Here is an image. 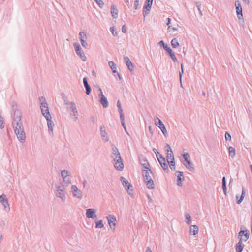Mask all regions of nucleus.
I'll return each instance as SVG.
<instances>
[{
  "mask_svg": "<svg viewBox=\"0 0 252 252\" xmlns=\"http://www.w3.org/2000/svg\"><path fill=\"white\" fill-rule=\"evenodd\" d=\"M122 32L125 33L126 32V27L125 25H124L122 28Z\"/></svg>",
  "mask_w": 252,
  "mask_h": 252,
  "instance_id": "nucleus-54",
  "label": "nucleus"
},
{
  "mask_svg": "<svg viewBox=\"0 0 252 252\" xmlns=\"http://www.w3.org/2000/svg\"><path fill=\"white\" fill-rule=\"evenodd\" d=\"M112 151L111 157L112 158L120 154L118 148L114 145L112 146Z\"/></svg>",
  "mask_w": 252,
  "mask_h": 252,
  "instance_id": "nucleus-28",
  "label": "nucleus"
},
{
  "mask_svg": "<svg viewBox=\"0 0 252 252\" xmlns=\"http://www.w3.org/2000/svg\"><path fill=\"white\" fill-rule=\"evenodd\" d=\"M108 64L111 68V70H112V72L114 73H116L117 75L118 76L120 80L121 79V77L120 74L117 71V67L116 64L114 63L113 61H109L108 62Z\"/></svg>",
  "mask_w": 252,
  "mask_h": 252,
  "instance_id": "nucleus-22",
  "label": "nucleus"
},
{
  "mask_svg": "<svg viewBox=\"0 0 252 252\" xmlns=\"http://www.w3.org/2000/svg\"><path fill=\"white\" fill-rule=\"evenodd\" d=\"M153 0H146L143 7V14L144 17L149 14L153 4Z\"/></svg>",
  "mask_w": 252,
  "mask_h": 252,
  "instance_id": "nucleus-11",
  "label": "nucleus"
},
{
  "mask_svg": "<svg viewBox=\"0 0 252 252\" xmlns=\"http://www.w3.org/2000/svg\"><path fill=\"white\" fill-rule=\"evenodd\" d=\"M118 110H119V112L120 113V119H122L123 120V118H124V114L123 113L122 108H118Z\"/></svg>",
  "mask_w": 252,
  "mask_h": 252,
  "instance_id": "nucleus-49",
  "label": "nucleus"
},
{
  "mask_svg": "<svg viewBox=\"0 0 252 252\" xmlns=\"http://www.w3.org/2000/svg\"><path fill=\"white\" fill-rule=\"evenodd\" d=\"M71 173L65 170H64V185L67 186L71 183Z\"/></svg>",
  "mask_w": 252,
  "mask_h": 252,
  "instance_id": "nucleus-16",
  "label": "nucleus"
},
{
  "mask_svg": "<svg viewBox=\"0 0 252 252\" xmlns=\"http://www.w3.org/2000/svg\"><path fill=\"white\" fill-rule=\"evenodd\" d=\"M167 20V25L169 26V24H170V21H171V19L170 18H168Z\"/></svg>",
  "mask_w": 252,
  "mask_h": 252,
  "instance_id": "nucleus-62",
  "label": "nucleus"
},
{
  "mask_svg": "<svg viewBox=\"0 0 252 252\" xmlns=\"http://www.w3.org/2000/svg\"><path fill=\"white\" fill-rule=\"evenodd\" d=\"M47 121V125L48 126H54V124L52 121V117L50 116L49 117L45 118Z\"/></svg>",
  "mask_w": 252,
  "mask_h": 252,
  "instance_id": "nucleus-41",
  "label": "nucleus"
},
{
  "mask_svg": "<svg viewBox=\"0 0 252 252\" xmlns=\"http://www.w3.org/2000/svg\"><path fill=\"white\" fill-rule=\"evenodd\" d=\"M65 104L67 105L66 111L69 114L70 118L74 122H76L78 119V112L75 104L73 102L64 101Z\"/></svg>",
  "mask_w": 252,
  "mask_h": 252,
  "instance_id": "nucleus-2",
  "label": "nucleus"
},
{
  "mask_svg": "<svg viewBox=\"0 0 252 252\" xmlns=\"http://www.w3.org/2000/svg\"><path fill=\"white\" fill-rule=\"evenodd\" d=\"M124 60L126 63V64L129 70V71L131 72L134 70V65L131 62V61L129 60L128 57L126 56L124 57Z\"/></svg>",
  "mask_w": 252,
  "mask_h": 252,
  "instance_id": "nucleus-23",
  "label": "nucleus"
},
{
  "mask_svg": "<svg viewBox=\"0 0 252 252\" xmlns=\"http://www.w3.org/2000/svg\"><path fill=\"white\" fill-rule=\"evenodd\" d=\"M244 195H245V191H244V188H243L242 191V194L240 196V199L239 200H238L237 201V204H239L242 202V201H243V200L244 198Z\"/></svg>",
  "mask_w": 252,
  "mask_h": 252,
  "instance_id": "nucleus-40",
  "label": "nucleus"
},
{
  "mask_svg": "<svg viewBox=\"0 0 252 252\" xmlns=\"http://www.w3.org/2000/svg\"><path fill=\"white\" fill-rule=\"evenodd\" d=\"M158 162H159L161 166L163 168L164 171H168V164L166 163L165 158H160V159L158 160Z\"/></svg>",
  "mask_w": 252,
  "mask_h": 252,
  "instance_id": "nucleus-24",
  "label": "nucleus"
},
{
  "mask_svg": "<svg viewBox=\"0 0 252 252\" xmlns=\"http://www.w3.org/2000/svg\"><path fill=\"white\" fill-rule=\"evenodd\" d=\"M39 100L40 103V109L42 115L45 118L51 116L49 112L48 105L45 97L44 96H40L39 98Z\"/></svg>",
  "mask_w": 252,
  "mask_h": 252,
  "instance_id": "nucleus-4",
  "label": "nucleus"
},
{
  "mask_svg": "<svg viewBox=\"0 0 252 252\" xmlns=\"http://www.w3.org/2000/svg\"><path fill=\"white\" fill-rule=\"evenodd\" d=\"M244 246L245 245L242 242H238L235 246L236 252H242Z\"/></svg>",
  "mask_w": 252,
  "mask_h": 252,
  "instance_id": "nucleus-31",
  "label": "nucleus"
},
{
  "mask_svg": "<svg viewBox=\"0 0 252 252\" xmlns=\"http://www.w3.org/2000/svg\"><path fill=\"white\" fill-rule=\"evenodd\" d=\"M225 139L226 140L228 141H231V136L228 132H226L225 133Z\"/></svg>",
  "mask_w": 252,
  "mask_h": 252,
  "instance_id": "nucleus-46",
  "label": "nucleus"
},
{
  "mask_svg": "<svg viewBox=\"0 0 252 252\" xmlns=\"http://www.w3.org/2000/svg\"><path fill=\"white\" fill-rule=\"evenodd\" d=\"M158 44L163 47L164 49L166 51L169 47H168L167 44H165L163 40H161L158 42Z\"/></svg>",
  "mask_w": 252,
  "mask_h": 252,
  "instance_id": "nucleus-44",
  "label": "nucleus"
},
{
  "mask_svg": "<svg viewBox=\"0 0 252 252\" xmlns=\"http://www.w3.org/2000/svg\"><path fill=\"white\" fill-rule=\"evenodd\" d=\"M171 44L173 48H176L179 45L178 40L176 38H173L171 41Z\"/></svg>",
  "mask_w": 252,
  "mask_h": 252,
  "instance_id": "nucleus-35",
  "label": "nucleus"
},
{
  "mask_svg": "<svg viewBox=\"0 0 252 252\" xmlns=\"http://www.w3.org/2000/svg\"><path fill=\"white\" fill-rule=\"evenodd\" d=\"M177 185L178 186H182V181L184 180V177L183 176V172L181 171H177Z\"/></svg>",
  "mask_w": 252,
  "mask_h": 252,
  "instance_id": "nucleus-26",
  "label": "nucleus"
},
{
  "mask_svg": "<svg viewBox=\"0 0 252 252\" xmlns=\"http://www.w3.org/2000/svg\"><path fill=\"white\" fill-rule=\"evenodd\" d=\"M96 211L94 209H88L86 210V215L88 218L96 219Z\"/></svg>",
  "mask_w": 252,
  "mask_h": 252,
  "instance_id": "nucleus-19",
  "label": "nucleus"
},
{
  "mask_svg": "<svg viewBox=\"0 0 252 252\" xmlns=\"http://www.w3.org/2000/svg\"><path fill=\"white\" fill-rule=\"evenodd\" d=\"M96 228H102L104 227L102 220H100L95 222Z\"/></svg>",
  "mask_w": 252,
  "mask_h": 252,
  "instance_id": "nucleus-38",
  "label": "nucleus"
},
{
  "mask_svg": "<svg viewBox=\"0 0 252 252\" xmlns=\"http://www.w3.org/2000/svg\"><path fill=\"white\" fill-rule=\"evenodd\" d=\"M54 192L57 197L63 200V185L61 183L55 185Z\"/></svg>",
  "mask_w": 252,
  "mask_h": 252,
  "instance_id": "nucleus-9",
  "label": "nucleus"
},
{
  "mask_svg": "<svg viewBox=\"0 0 252 252\" xmlns=\"http://www.w3.org/2000/svg\"><path fill=\"white\" fill-rule=\"evenodd\" d=\"M244 2H245L246 4H249V0H242Z\"/></svg>",
  "mask_w": 252,
  "mask_h": 252,
  "instance_id": "nucleus-64",
  "label": "nucleus"
},
{
  "mask_svg": "<svg viewBox=\"0 0 252 252\" xmlns=\"http://www.w3.org/2000/svg\"><path fill=\"white\" fill-rule=\"evenodd\" d=\"M15 133L17 135L18 140L21 143H23L25 142L26 136L24 130L19 131V132H17V131H16V132H15Z\"/></svg>",
  "mask_w": 252,
  "mask_h": 252,
  "instance_id": "nucleus-21",
  "label": "nucleus"
},
{
  "mask_svg": "<svg viewBox=\"0 0 252 252\" xmlns=\"http://www.w3.org/2000/svg\"><path fill=\"white\" fill-rule=\"evenodd\" d=\"M79 36L80 41H82V40H86L87 35L85 32H80L79 33Z\"/></svg>",
  "mask_w": 252,
  "mask_h": 252,
  "instance_id": "nucleus-36",
  "label": "nucleus"
},
{
  "mask_svg": "<svg viewBox=\"0 0 252 252\" xmlns=\"http://www.w3.org/2000/svg\"><path fill=\"white\" fill-rule=\"evenodd\" d=\"M235 5L236 6V10L238 18L239 20L243 19L242 9L240 2L239 0H235Z\"/></svg>",
  "mask_w": 252,
  "mask_h": 252,
  "instance_id": "nucleus-14",
  "label": "nucleus"
},
{
  "mask_svg": "<svg viewBox=\"0 0 252 252\" xmlns=\"http://www.w3.org/2000/svg\"><path fill=\"white\" fill-rule=\"evenodd\" d=\"M183 73V67L182 66V71H181V72H180V73H179L180 80L181 82V78H182Z\"/></svg>",
  "mask_w": 252,
  "mask_h": 252,
  "instance_id": "nucleus-58",
  "label": "nucleus"
},
{
  "mask_svg": "<svg viewBox=\"0 0 252 252\" xmlns=\"http://www.w3.org/2000/svg\"><path fill=\"white\" fill-rule=\"evenodd\" d=\"M117 106L118 107V108H122L121 107V103L120 102L119 100L118 101L117 103Z\"/></svg>",
  "mask_w": 252,
  "mask_h": 252,
  "instance_id": "nucleus-60",
  "label": "nucleus"
},
{
  "mask_svg": "<svg viewBox=\"0 0 252 252\" xmlns=\"http://www.w3.org/2000/svg\"><path fill=\"white\" fill-rule=\"evenodd\" d=\"M222 187L224 193L225 194V195H226L227 188L225 177H223L222 180Z\"/></svg>",
  "mask_w": 252,
  "mask_h": 252,
  "instance_id": "nucleus-33",
  "label": "nucleus"
},
{
  "mask_svg": "<svg viewBox=\"0 0 252 252\" xmlns=\"http://www.w3.org/2000/svg\"><path fill=\"white\" fill-rule=\"evenodd\" d=\"M167 147L168 149H167L166 158L167 162L168 163L170 161H174V156L170 146L168 144H167Z\"/></svg>",
  "mask_w": 252,
  "mask_h": 252,
  "instance_id": "nucleus-17",
  "label": "nucleus"
},
{
  "mask_svg": "<svg viewBox=\"0 0 252 252\" xmlns=\"http://www.w3.org/2000/svg\"><path fill=\"white\" fill-rule=\"evenodd\" d=\"M110 10L113 18L114 19L117 18L118 16V9L114 5H112Z\"/></svg>",
  "mask_w": 252,
  "mask_h": 252,
  "instance_id": "nucleus-27",
  "label": "nucleus"
},
{
  "mask_svg": "<svg viewBox=\"0 0 252 252\" xmlns=\"http://www.w3.org/2000/svg\"><path fill=\"white\" fill-rule=\"evenodd\" d=\"M142 174L147 187L150 189L155 188L154 182L152 179V172L150 169L143 170Z\"/></svg>",
  "mask_w": 252,
  "mask_h": 252,
  "instance_id": "nucleus-3",
  "label": "nucleus"
},
{
  "mask_svg": "<svg viewBox=\"0 0 252 252\" xmlns=\"http://www.w3.org/2000/svg\"><path fill=\"white\" fill-rule=\"evenodd\" d=\"M168 164L172 171L175 170V164L174 161H170V162H168Z\"/></svg>",
  "mask_w": 252,
  "mask_h": 252,
  "instance_id": "nucleus-39",
  "label": "nucleus"
},
{
  "mask_svg": "<svg viewBox=\"0 0 252 252\" xmlns=\"http://www.w3.org/2000/svg\"><path fill=\"white\" fill-rule=\"evenodd\" d=\"M21 113L18 110L15 109L13 113V119L12 125L14 132H19V131L24 130L23 126L21 121Z\"/></svg>",
  "mask_w": 252,
  "mask_h": 252,
  "instance_id": "nucleus-1",
  "label": "nucleus"
},
{
  "mask_svg": "<svg viewBox=\"0 0 252 252\" xmlns=\"http://www.w3.org/2000/svg\"><path fill=\"white\" fill-rule=\"evenodd\" d=\"M100 94H99V97H100L99 102L102 105V106L106 108L108 106V102L107 98L103 94L101 88L99 89Z\"/></svg>",
  "mask_w": 252,
  "mask_h": 252,
  "instance_id": "nucleus-13",
  "label": "nucleus"
},
{
  "mask_svg": "<svg viewBox=\"0 0 252 252\" xmlns=\"http://www.w3.org/2000/svg\"><path fill=\"white\" fill-rule=\"evenodd\" d=\"M94 0L97 3V4L100 7H102L103 6L104 3H103V2L102 1V0Z\"/></svg>",
  "mask_w": 252,
  "mask_h": 252,
  "instance_id": "nucleus-48",
  "label": "nucleus"
},
{
  "mask_svg": "<svg viewBox=\"0 0 252 252\" xmlns=\"http://www.w3.org/2000/svg\"><path fill=\"white\" fill-rule=\"evenodd\" d=\"M249 235L250 232H246V234L243 236L239 238V242L243 243V242L247 241L249 238Z\"/></svg>",
  "mask_w": 252,
  "mask_h": 252,
  "instance_id": "nucleus-32",
  "label": "nucleus"
},
{
  "mask_svg": "<svg viewBox=\"0 0 252 252\" xmlns=\"http://www.w3.org/2000/svg\"><path fill=\"white\" fill-rule=\"evenodd\" d=\"M76 53L82 61H85L86 60V57L85 56L84 53L82 51V50H80V52H78Z\"/></svg>",
  "mask_w": 252,
  "mask_h": 252,
  "instance_id": "nucleus-37",
  "label": "nucleus"
},
{
  "mask_svg": "<svg viewBox=\"0 0 252 252\" xmlns=\"http://www.w3.org/2000/svg\"><path fill=\"white\" fill-rule=\"evenodd\" d=\"M168 29H172L173 31H177L178 29L174 27H172L171 26H168Z\"/></svg>",
  "mask_w": 252,
  "mask_h": 252,
  "instance_id": "nucleus-61",
  "label": "nucleus"
},
{
  "mask_svg": "<svg viewBox=\"0 0 252 252\" xmlns=\"http://www.w3.org/2000/svg\"><path fill=\"white\" fill-rule=\"evenodd\" d=\"M80 42H81L82 46L83 47H84L85 48H87L88 47V45L86 43V40H82V41H80Z\"/></svg>",
  "mask_w": 252,
  "mask_h": 252,
  "instance_id": "nucleus-50",
  "label": "nucleus"
},
{
  "mask_svg": "<svg viewBox=\"0 0 252 252\" xmlns=\"http://www.w3.org/2000/svg\"><path fill=\"white\" fill-rule=\"evenodd\" d=\"M120 180L122 185L125 187V189L127 190L128 194L130 195H132L133 186L132 185L130 184L124 177H121Z\"/></svg>",
  "mask_w": 252,
  "mask_h": 252,
  "instance_id": "nucleus-7",
  "label": "nucleus"
},
{
  "mask_svg": "<svg viewBox=\"0 0 252 252\" xmlns=\"http://www.w3.org/2000/svg\"><path fill=\"white\" fill-rule=\"evenodd\" d=\"M183 158L185 161L183 162L184 165L190 171L194 172L195 168L193 167V163L191 162L190 159V155L188 153L183 154Z\"/></svg>",
  "mask_w": 252,
  "mask_h": 252,
  "instance_id": "nucleus-5",
  "label": "nucleus"
},
{
  "mask_svg": "<svg viewBox=\"0 0 252 252\" xmlns=\"http://www.w3.org/2000/svg\"><path fill=\"white\" fill-rule=\"evenodd\" d=\"M100 135L102 140L105 142L109 141V137L107 133L105 130V126L103 125L100 126Z\"/></svg>",
  "mask_w": 252,
  "mask_h": 252,
  "instance_id": "nucleus-18",
  "label": "nucleus"
},
{
  "mask_svg": "<svg viewBox=\"0 0 252 252\" xmlns=\"http://www.w3.org/2000/svg\"><path fill=\"white\" fill-rule=\"evenodd\" d=\"M48 131L50 135H52L53 134V126H48Z\"/></svg>",
  "mask_w": 252,
  "mask_h": 252,
  "instance_id": "nucleus-53",
  "label": "nucleus"
},
{
  "mask_svg": "<svg viewBox=\"0 0 252 252\" xmlns=\"http://www.w3.org/2000/svg\"><path fill=\"white\" fill-rule=\"evenodd\" d=\"M83 84H84V87L86 89V93L87 94L89 95L91 93V88L88 83L87 78L84 77L83 78Z\"/></svg>",
  "mask_w": 252,
  "mask_h": 252,
  "instance_id": "nucleus-25",
  "label": "nucleus"
},
{
  "mask_svg": "<svg viewBox=\"0 0 252 252\" xmlns=\"http://www.w3.org/2000/svg\"><path fill=\"white\" fill-rule=\"evenodd\" d=\"M156 157L158 159V160L159 159H160V158H164V157H163L162 156V155H161L158 152H157V154H156Z\"/></svg>",
  "mask_w": 252,
  "mask_h": 252,
  "instance_id": "nucleus-55",
  "label": "nucleus"
},
{
  "mask_svg": "<svg viewBox=\"0 0 252 252\" xmlns=\"http://www.w3.org/2000/svg\"><path fill=\"white\" fill-rule=\"evenodd\" d=\"M0 202L3 206L5 210L8 211L10 210L9 204L6 196L4 194H2L0 196Z\"/></svg>",
  "mask_w": 252,
  "mask_h": 252,
  "instance_id": "nucleus-12",
  "label": "nucleus"
},
{
  "mask_svg": "<svg viewBox=\"0 0 252 252\" xmlns=\"http://www.w3.org/2000/svg\"><path fill=\"white\" fill-rule=\"evenodd\" d=\"M113 159L115 169L118 171L123 170L124 169V164L121 155L116 156Z\"/></svg>",
  "mask_w": 252,
  "mask_h": 252,
  "instance_id": "nucleus-6",
  "label": "nucleus"
},
{
  "mask_svg": "<svg viewBox=\"0 0 252 252\" xmlns=\"http://www.w3.org/2000/svg\"><path fill=\"white\" fill-rule=\"evenodd\" d=\"M139 162L140 164L146 169H150V165L144 156H141L139 158Z\"/></svg>",
  "mask_w": 252,
  "mask_h": 252,
  "instance_id": "nucleus-20",
  "label": "nucleus"
},
{
  "mask_svg": "<svg viewBox=\"0 0 252 252\" xmlns=\"http://www.w3.org/2000/svg\"><path fill=\"white\" fill-rule=\"evenodd\" d=\"M106 218L110 227L112 229L113 227V229H115L116 225V222L117 221L116 217L114 215H109Z\"/></svg>",
  "mask_w": 252,
  "mask_h": 252,
  "instance_id": "nucleus-15",
  "label": "nucleus"
},
{
  "mask_svg": "<svg viewBox=\"0 0 252 252\" xmlns=\"http://www.w3.org/2000/svg\"><path fill=\"white\" fill-rule=\"evenodd\" d=\"M186 219L188 220L186 221V223L188 225H190L191 222V216L189 214H186L185 215Z\"/></svg>",
  "mask_w": 252,
  "mask_h": 252,
  "instance_id": "nucleus-42",
  "label": "nucleus"
},
{
  "mask_svg": "<svg viewBox=\"0 0 252 252\" xmlns=\"http://www.w3.org/2000/svg\"><path fill=\"white\" fill-rule=\"evenodd\" d=\"M246 232H249V231L248 230H241L238 233V239L240 238V237L243 236L246 234Z\"/></svg>",
  "mask_w": 252,
  "mask_h": 252,
  "instance_id": "nucleus-45",
  "label": "nucleus"
},
{
  "mask_svg": "<svg viewBox=\"0 0 252 252\" xmlns=\"http://www.w3.org/2000/svg\"><path fill=\"white\" fill-rule=\"evenodd\" d=\"M71 191L74 197L81 199L83 196L82 191L79 189L76 185L71 186Z\"/></svg>",
  "mask_w": 252,
  "mask_h": 252,
  "instance_id": "nucleus-10",
  "label": "nucleus"
},
{
  "mask_svg": "<svg viewBox=\"0 0 252 252\" xmlns=\"http://www.w3.org/2000/svg\"><path fill=\"white\" fill-rule=\"evenodd\" d=\"M74 47L76 53L80 52V50H82L80 45L77 43H74Z\"/></svg>",
  "mask_w": 252,
  "mask_h": 252,
  "instance_id": "nucleus-43",
  "label": "nucleus"
},
{
  "mask_svg": "<svg viewBox=\"0 0 252 252\" xmlns=\"http://www.w3.org/2000/svg\"><path fill=\"white\" fill-rule=\"evenodd\" d=\"M147 197H148V200H149V202L152 203L153 202V200L151 198V197L148 194L147 195Z\"/></svg>",
  "mask_w": 252,
  "mask_h": 252,
  "instance_id": "nucleus-59",
  "label": "nucleus"
},
{
  "mask_svg": "<svg viewBox=\"0 0 252 252\" xmlns=\"http://www.w3.org/2000/svg\"><path fill=\"white\" fill-rule=\"evenodd\" d=\"M134 8L135 9H138V6L139 5V2H137V1H134Z\"/></svg>",
  "mask_w": 252,
  "mask_h": 252,
  "instance_id": "nucleus-56",
  "label": "nucleus"
},
{
  "mask_svg": "<svg viewBox=\"0 0 252 252\" xmlns=\"http://www.w3.org/2000/svg\"><path fill=\"white\" fill-rule=\"evenodd\" d=\"M110 30L114 36L117 35V32H115V28L114 27H111Z\"/></svg>",
  "mask_w": 252,
  "mask_h": 252,
  "instance_id": "nucleus-47",
  "label": "nucleus"
},
{
  "mask_svg": "<svg viewBox=\"0 0 252 252\" xmlns=\"http://www.w3.org/2000/svg\"><path fill=\"white\" fill-rule=\"evenodd\" d=\"M198 230H199L198 227L196 225H191L190 227V230H189L190 233V234H191L193 235L197 234L198 232Z\"/></svg>",
  "mask_w": 252,
  "mask_h": 252,
  "instance_id": "nucleus-29",
  "label": "nucleus"
},
{
  "mask_svg": "<svg viewBox=\"0 0 252 252\" xmlns=\"http://www.w3.org/2000/svg\"><path fill=\"white\" fill-rule=\"evenodd\" d=\"M154 121L155 125L160 129L162 133L166 137L167 134V130L162 122L158 117H156Z\"/></svg>",
  "mask_w": 252,
  "mask_h": 252,
  "instance_id": "nucleus-8",
  "label": "nucleus"
},
{
  "mask_svg": "<svg viewBox=\"0 0 252 252\" xmlns=\"http://www.w3.org/2000/svg\"><path fill=\"white\" fill-rule=\"evenodd\" d=\"M196 4H197V7L199 12V13L201 15H202V13L201 11V4H200V2H197Z\"/></svg>",
  "mask_w": 252,
  "mask_h": 252,
  "instance_id": "nucleus-52",
  "label": "nucleus"
},
{
  "mask_svg": "<svg viewBox=\"0 0 252 252\" xmlns=\"http://www.w3.org/2000/svg\"><path fill=\"white\" fill-rule=\"evenodd\" d=\"M228 151L229 156L231 157L232 158H233L235 155V149L233 147L230 146L228 148Z\"/></svg>",
  "mask_w": 252,
  "mask_h": 252,
  "instance_id": "nucleus-34",
  "label": "nucleus"
},
{
  "mask_svg": "<svg viewBox=\"0 0 252 252\" xmlns=\"http://www.w3.org/2000/svg\"><path fill=\"white\" fill-rule=\"evenodd\" d=\"M91 122H92L93 124H94L95 122V118L94 116H91L90 118Z\"/></svg>",
  "mask_w": 252,
  "mask_h": 252,
  "instance_id": "nucleus-57",
  "label": "nucleus"
},
{
  "mask_svg": "<svg viewBox=\"0 0 252 252\" xmlns=\"http://www.w3.org/2000/svg\"><path fill=\"white\" fill-rule=\"evenodd\" d=\"M166 51L168 53V54L169 55L170 58L173 60V61H174L175 62L177 61V58L176 57L172 50L170 47L168 49H167V50H166Z\"/></svg>",
  "mask_w": 252,
  "mask_h": 252,
  "instance_id": "nucleus-30",
  "label": "nucleus"
},
{
  "mask_svg": "<svg viewBox=\"0 0 252 252\" xmlns=\"http://www.w3.org/2000/svg\"><path fill=\"white\" fill-rule=\"evenodd\" d=\"M146 252H152V251L151 250V249H150L149 247H148L147 248V250H146Z\"/></svg>",
  "mask_w": 252,
  "mask_h": 252,
  "instance_id": "nucleus-63",
  "label": "nucleus"
},
{
  "mask_svg": "<svg viewBox=\"0 0 252 252\" xmlns=\"http://www.w3.org/2000/svg\"><path fill=\"white\" fill-rule=\"evenodd\" d=\"M120 120H121V122L122 125L123 127L125 129L126 132L128 134V132H127V130H126V125H125V124L124 118H123V120L122 119H120Z\"/></svg>",
  "mask_w": 252,
  "mask_h": 252,
  "instance_id": "nucleus-51",
  "label": "nucleus"
}]
</instances>
